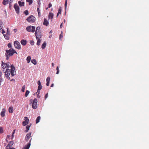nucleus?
I'll return each instance as SVG.
<instances>
[{"instance_id":"obj_42","label":"nucleus","mask_w":149,"mask_h":149,"mask_svg":"<svg viewBox=\"0 0 149 149\" xmlns=\"http://www.w3.org/2000/svg\"><path fill=\"white\" fill-rule=\"evenodd\" d=\"M48 95V93H47L45 95V99H46Z\"/></svg>"},{"instance_id":"obj_33","label":"nucleus","mask_w":149,"mask_h":149,"mask_svg":"<svg viewBox=\"0 0 149 149\" xmlns=\"http://www.w3.org/2000/svg\"><path fill=\"white\" fill-rule=\"evenodd\" d=\"M3 132V128L1 127H0V134H2Z\"/></svg>"},{"instance_id":"obj_43","label":"nucleus","mask_w":149,"mask_h":149,"mask_svg":"<svg viewBox=\"0 0 149 149\" xmlns=\"http://www.w3.org/2000/svg\"><path fill=\"white\" fill-rule=\"evenodd\" d=\"M8 47L9 48H10L11 47V45L10 43H9L8 45Z\"/></svg>"},{"instance_id":"obj_48","label":"nucleus","mask_w":149,"mask_h":149,"mask_svg":"<svg viewBox=\"0 0 149 149\" xmlns=\"http://www.w3.org/2000/svg\"><path fill=\"white\" fill-rule=\"evenodd\" d=\"M1 32H2V33L4 34L3 33H5V31H4L3 29Z\"/></svg>"},{"instance_id":"obj_35","label":"nucleus","mask_w":149,"mask_h":149,"mask_svg":"<svg viewBox=\"0 0 149 149\" xmlns=\"http://www.w3.org/2000/svg\"><path fill=\"white\" fill-rule=\"evenodd\" d=\"M26 1L29 2V4L30 5L32 4V0H26Z\"/></svg>"},{"instance_id":"obj_40","label":"nucleus","mask_w":149,"mask_h":149,"mask_svg":"<svg viewBox=\"0 0 149 149\" xmlns=\"http://www.w3.org/2000/svg\"><path fill=\"white\" fill-rule=\"evenodd\" d=\"M34 42L33 40H31L30 41V44L32 45H34Z\"/></svg>"},{"instance_id":"obj_11","label":"nucleus","mask_w":149,"mask_h":149,"mask_svg":"<svg viewBox=\"0 0 149 149\" xmlns=\"http://www.w3.org/2000/svg\"><path fill=\"white\" fill-rule=\"evenodd\" d=\"M14 143V142L13 141H10L9 143L6 147V148L8 149V148H11L12 145Z\"/></svg>"},{"instance_id":"obj_45","label":"nucleus","mask_w":149,"mask_h":149,"mask_svg":"<svg viewBox=\"0 0 149 149\" xmlns=\"http://www.w3.org/2000/svg\"><path fill=\"white\" fill-rule=\"evenodd\" d=\"M49 8H50L52 6V4L51 3H49Z\"/></svg>"},{"instance_id":"obj_51","label":"nucleus","mask_w":149,"mask_h":149,"mask_svg":"<svg viewBox=\"0 0 149 149\" xmlns=\"http://www.w3.org/2000/svg\"><path fill=\"white\" fill-rule=\"evenodd\" d=\"M1 27H0V32H1L2 30L3 29L2 28H1Z\"/></svg>"},{"instance_id":"obj_55","label":"nucleus","mask_w":149,"mask_h":149,"mask_svg":"<svg viewBox=\"0 0 149 149\" xmlns=\"http://www.w3.org/2000/svg\"><path fill=\"white\" fill-rule=\"evenodd\" d=\"M3 24V22L1 21H0V25H2Z\"/></svg>"},{"instance_id":"obj_4","label":"nucleus","mask_w":149,"mask_h":149,"mask_svg":"<svg viewBox=\"0 0 149 149\" xmlns=\"http://www.w3.org/2000/svg\"><path fill=\"white\" fill-rule=\"evenodd\" d=\"M35 17L32 15H30L26 19L28 22L30 23H33L35 22Z\"/></svg>"},{"instance_id":"obj_5","label":"nucleus","mask_w":149,"mask_h":149,"mask_svg":"<svg viewBox=\"0 0 149 149\" xmlns=\"http://www.w3.org/2000/svg\"><path fill=\"white\" fill-rule=\"evenodd\" d=\"M26 30L28 32L33 33L35 31V27L33 26H29L26 28Z\"/></svg>"},{"instance_id":"obj_26","label":"nucleus","mask_w":149,"mask_h":149,"mask_svg":"<svg viewBox=\"0 0 149 149\" xmlns=\"http://www.w3.org/2000/svg\"><path fill=\"white\" fill-rule=\"evenodd\" d=\"M40 116H38L36 119V123L37 124L40 121Z\"/></svg>"},{"instance_id":"obj_30","label":"nucleus","mask_w":149,"mask_h":149,"mask_svg":"<svg viewBox=\"0 0 149 149\" xmlns=\"http://www.w3.org/2000/svg\"><path fill=\"white\" fill-rule=\"evenodd\" d=\"M7 32H6L7 35L10 36V33L9 30V29L8 28H7Z\"/></svg>"},{"instance_id":"obj_7","label":"nucleus","mask_w":149,"mask_h":149,"mask_svg":"<svg viewBox=\"0 0 149 149\" xmlns=\"http://www.w3.org/2000/svg\"><path fill=\"white\" fill-rule=\"evenodd\" d=\"M24 121L23 122L22 125L23 126H25L28 124L29 119L27 117H25L24 118Z\"/></svg>"},{"instance_id":"obj_17","label":"nucleus","mask_w":149,"mask_h":149,"mask_svg":"<svg viewBox=\"0 0 149 149\" xmlns=\"http://www.w3.org/2000/svg\"><path fill=\"white\" fill-rule=\"evenodd\" d=\"M31 143H28L22 149H29Z\"/></svg>"},{"instance_id":"obj_31","label":"nucleus","mask_w":149,"mask_h":149,"mask_svg":"<svg viewBox=\"0 0 149 149\" xmlns=\"http://www.w3.org/2000/svg\"><path fill=\"white\" fill-rule=\"evenodd\" d=\"M37 42L36 44L37 45H40V42L41 40L39 39L37 40Z\"/></svg>"},{"instance_id":"obj_27","label":"nucleus","mask_w":149,"mask_h":149,"mask_svg":"<svg viewBox=\"0 0 149 149\" xmlns=\"http://www.w3.org/2000/svg\"><path fill=\"white\" fill-rule=\"evenodd\" d=\"M63 36V33L62 32H61V33L60 35L59 39L60 40H61Z\"/></svg>"},{"instance_id":"obj_52","label":"nucleus","mask_w":149,"mask_h":149,"mask_svg":"<svg viewBox=\"0 0 149 149\" xmlns=\"http://www.w3.org/2000/svg\"><path fill=\"white\" fill-rule=\"evenodd\" d=\"M14 31L15 32H16L17 31V29H14Z\"/></svg>"},{"instance_id":"obj_8","label":"nucleus","mask_w":149,"mask_h":149,"mask_svg":"<svg viewBox=\"0 0 149 149\" xmlns=\"http://www.w3.org/2000/svg\"><path fill=\"white\" fill-rule=\"evenodd\" d=\"M14 8L15 9V11L17 14H19V7L17 3L15 4L14 5Z\"/></svg>"},{"instance_id":"obj_10","label":"nucleus","mask_w":149,"mask_h":149,"mask_svg":"<svg viewBox=\"0 0 149 149\" xmlns=\"http://www.w3.org/2000/svg\"><path fill=\"white\" fill-rule=\"evenodd\" d=\"M31 132H29L26 134L25 138V140L26 141H28L29 139L31 138Z\"/></svg>"},{"instance_id":"obj_61","label":"nucleus","mask_w":149,"mask_h":149,"mask_svg":"<svg viewBox=\"0 0 149 149\" xmlns=\"http://www.w3.org/2000/svg\"><path fill=\"white\" fill-rule=\"evenodd\" d=\"M15 130H14V131H13V134H14L15 133Z\"/></svg>"},{"instance_id":"obj_15","label":"nucleus","mask_w":149,"mask_h":149,"mask_svg":"<svg viewBox=\"0 0 149 149\" xmlns=\"http://www.w3.org/2000/svg\"><path fill=\"white\" fill-rule=\"evenodd\" d=\"M54 16V14L52 13H49L48 15V18L52 19Z\"/></svg>"},{"instance_id":"obj_6","label":"nucleus","mask_w":149,"mask_h":149,"mask_svg":"<svg viewBox=\"0 0 149 149\" xmlns=\"http://www.w3.org/2000/svg\"><path fill=\"white\" fill-rule=\"evenodd\" d=\"M14 45L15 47L16 48L18 49H20L21 48V46L19 42L18 41H15L14 42Z\"/></svg>"},{"instance_id":"obj_54","label":"nucleus","mask_w":149,"mask_h":149,"mask_svg":"<svg viewBox=\"0 0 149 149\" xmlns=\"http://www.w3.org/2000/svg\"><path fill=\"white\" fill-rule=\"evenodd\" d=\"M54 85V84H52L51 85L50 87H53V86Z\"/></svg>"},{"instance_id":"obj_24","label":"nucleus","mask_w":149,"mask_h":149,"mask_svg":"<svg viewBox=\"0 0 149 149\" xmlns=\"http://www.w3.org/2000/svg\"><path fill=\"white\" fill-rule=\"evenodd\" d=\"M18 4L19 6H24V2H21V1H19L18 2Z\"/></svg>"},{"instance_id":"obj_21","label":"nucleus","mask_w":149,"mask_h":149,"mask_svg":"<svg viewBox=\"0 0 149 149\" xmlns=\"http://www.w3.org/2000/svg\"><path fill=\"white\" fill-rule=\"evenodd\" d=\"M8 111L10 113H12L13 112V108L12 107H10L8 109Z\"/></svg>"},{"instance_id":"obj_47","label":"nucleus","mask_w":149,"mask_h":149,"mask_svg":"<svg viewBox=\"0 0 149 149\" xmlns=\"http://www.w3.org/2000/svg\"><path fill=\"white\" fill-rule=\"evenodd\" d=\"M49 82H47L46 85L47 86H48L49 85Z\"/></svg>"},{"instance_id":"obj_23","label":"nucleus","mask_w":149,"mask_h":149,"mask_svg":"<svg viewBox=\"0 0 149 149\" xmlns=\"http://www.w3.org/2000/svg\"><path fill=\"white\" fill-rule=\"evenodd\" d=\"M46 42H44V43H43V44H42V47H41L42 49H45V47L46 46Z\"/></svg>"},{"instance_id":"obj_20","label":"nucleus","mask_w":149,"mask_h":149,"mask_svg":"<svg viewBox=\"0 0 149 149\" xmlns=\"http://www.w3.org/2000/svg\"><path fill=\"white\" fill-rule=\"evenodd\" d=\"M49 24L48 22L47 21V19H45L44 20L43 24L47 26Z\"/></svg>"},{"instance_id":"obj_36","label":"nucleus","mask_w":149,"mask_h":149,"mask_svg":"<svg viewBox=\"0 0 149 149\" xmlns=\"http://www.w3.org/2000/svg\"><path fill=\"white\" fill-rule=\"evenodd\" d=\"M25 85H24L22 87L21 91L22 92H24V91L25 89Z\"/></svg>"},{"instance_id":"obj_46","label":"nucleus","mask_w":149,"mask_h":149,"mask_svg":"<svg viewBox=\"0 0 149 149\" xmlns=\"http://www.w3.org/2000/svg\"><path fill=\"white\" fill-rule=\"evenodd\" d=\"M38 16L39 17H40V15H41V14H40V12H38Z\"/></svg>"},{"instance_id":"obj_53","label":"nucleus","mask_w":149,"mask_h":149,"mask_svg":"<svg viewBox=\"0 0 149 149\" xmlns=\"http://www.w3.org/2000/svg\"><path fill=\"white\" fill-rule=\"evenodd\" d=\"M38 94L37 95V97L38 98H39L40 97V96L39 95V94H38Z\"/></svg>"},{"instance_id":"obj_32","label":"nucleus","mask_w":149,"mask_h":149,"mask_svg":"<svg viewBox=\"0 0 149 149\" xmlns=\"http://www.w3.org/2000/svg\"><path fill=\"white\" fill-rule=\"evenodd\" d=\"M30 127V126L27 125L26 126V130L25 131V132H27L29 130V127Z\"/></svg>"},{"instance_id":"obj_12","label":"nucleus","mask_w":149,"mask_h":149,"mask_svg":"<svg viewBox=\"0 0 149 149\" xmlns=\"http://www.w3.org/2000/svg\"><path fill=\"white\" fill-rule=\"evenodd\" d=\"M21 43L22 45L25 46L27 42L26 40L22 39L21 41Z\"/></svg>"},{"instance_id":"obj_39","label":"nucleus","mask_w":149,"mask_h":149,"mask_svg":"<svg viewBox=\"0 0 149 149\" xmlns=\"http://www.w3.org/2000/svg\"><path fill=\"white\" fill-rule=\"evenodd\" d=\"M24 13L26 15H28L29 12L27 10H26L25 11H24Z\"/></svg>"},{"instance_id":"obj_2","label":"nucleus","mask_w":149,"mask_h":149,"mask_svg":"<svg viewBox=\"0 0 149 149\" xmlns=\"http://www.w3.org/2000/svg\"><path fill=\"white\" fill-rule=\"evenodd\" d=\"M6 53L5 54L6 59L8 60L10 56H12L14 53L17 54L16 51L13 49L9 50H6Z\"/></svg>"},{"instance_id":"obj_44","label":"nucleus","mask_w":149,"mask_h":149,"mask_svg":"<svg viewBox=\"0 0 149 149\" xmlns=\"http://www.w3.org/2000/svg\"><path fill=\"white\" fill-rule=\"evenodd\" d=\"M37 83L38 86L41 85V84L40 81H38Z\"/></svg>"},{"instance_id":"obj_49","label":"nucleus","mask_w":149,"mask_h":149,"mask_svg":"<svg viewBox=\"0 0 149 149\" xmlns=\"http://www.w3.org/2000/svg\"><path fill=\"white\" fill-rule=\"evenodd\" d=\"M37 10L38 11V12H40V9L39 8H37Z\"/></svg>"},{"instance_id":"obj_58","label":"nucleus","mask_w":149,"mask_h":149,"mask_svg":"<svg viewBox=\"0 0 149 149\" xmlns=\"http://www.w3.org/2000/svg\"><path fill=\"white\" fill-rule=\"evenodd\" d=\"M52 66L53 67L54 65V63H52Z\"/></svg>"},{"instance_id":"obj_25","label":"nucleus","mask_w":149,"mask_h":149,"mask_svg":"<svg viewBox=\"0 0 149 149\" xmlns=\"http://www.w3.org/2000/svg\"><path fill=\"white\" fill-rule=\"evenodd\" d=\"M27 61V62L28 63H29L30 61H31V57L30 56H28L27 58H26V59Z\"/></svg>"},{"instance_id":"obj_59","label":"nucleus","mask_w":149,"mask_h":149,"mask_svg":"<svg viewBox=\"0 0 149 149\" xmlns=\"http://www.w3.org/2000/svg\"><path fill=\"white\" fill-rule=\"evenodd\" d=\"M31 140H32V138H31L30 140L29 141V143H31Z\"/></svg>"},{"instance_id":"obj_3","label":"nucleus","mask_w":149,"mask_h":149,"mask_svg":"<svg viewBox=\"0 0 149 149\" xmlns=\"http://www.w3.org/2000/svg\"><path fill=\"white\" fill-rule=\"evenodd\" d=\"M30 104H31L33 102L32 107L33 109H36L37 107L38 101L36 98H35L33 100L32 99H31L29 100Z\"/></svg>"},{"instance_id":"obj_62","label":"nucleus","mask_w":149,"mask_h":149,"mask_svg":"<svg viewBox=\"0 0 149 149\" xmlns=\"http://www.w3.org/2000/svg\"><path fill=\"white\" fill-rule=\"evenodd\" d=\"M13 137H14V135H13V134H12V138L11 139H12L13 138Z\"/></svg>"},{"instance_id":"obj_38","label":"nucleus","mask_w":149,"mask_h":149,"mask_svg":"<svg viewBox=\"0 0 149 149\" xmlns=\"http://www.w3.org/2000/svg\"><path fill=\"white\" fill-rule=\"evenodd\" d=\"M56 70H57L56 74H59V68H58V66L56 68Z\"/></svg>"},{"instance_id":"obj_13","label":"nucleus","mask_w":149,"mask_h":149,"mask_svg":"<svg viewBox=\"0 0 149 149\" xmlns=\"http://www.w3.org/2000/svg\"><path fill=\"white\" fill-rule=\"evenodd\" d=\"M6 110L3 109L1 113V115L2 117H4L5 115Z\"/></svg>"},{"instance_id":"obj_1","label":"nucleus","mask_w":149,"mask_h":149,"mask_svg":"<svg viewBox=\"0 0 149 149\" xmlns=\"http://www.w3.org/2000/svg\"><path fill=\"white\" fill-rule=\"evenodd\" d=\"M6 63L7 65V68L4 72L5 75L7 79L10 80V79L9 76L10 74L12 77L16 74V71H15V68L13 65H11L9 62Z\"/></svg>"},{"instance_id":"obj_41","label":"nucleus","mask_w":149,"mask_h":149,"mask_svg":"<svg viewBox=\"0 0 149 149\" xmlns=\"http://www.w3.org/2000/svg\"><path fill=\"white\" fill-rule=\"evenodd\" d=\"M67 6V0H65V8L66 9V7Z\"/></svg>"},{"instance_id":"obj_14","label":"nucleus","mask_w":149,"mask_h":149,"mask_svg":"<svg viewBox=\"0 0 149 149\" xmlns=\"http://www.w3.org/2000/svg\"><path fill=\"white\" fill-rule=\"evenodd\" d=\"M40 32L39 33H37V34H35V36H36V38L37 40L40 39L41 36L40 35Z\"/></svg>"},{"instance_id":"obj_60","label":"nucleus","mask_w":149,"mask_h":149,"mask_svg":"<svg viewBox=\"0 0 149 149\" xmlns=\"http://www.w3.org/2000/svg\"><path fill=\"white\" fill-rule=\"evenodd\" d=\"M15 130H14V131H13V134H14L15 133Z\"/></svg>"},{"instance_id":"obj_28","label":"nucleus","mask_w":149,"mask_h":149,"mask_svg":"<svg viewBox=\"0 0 149 149\" xmlns=\"http://www.w3.org/2000/svg\"><path fill=\"white\" fill-rule=\"evenodd\" d=\"M61 7H60L58 9V12L57 14V17H58V15L59 14H61Z\"/></svg>"},{"instance_id":"obj_19","label":"nucleus","mask_w":149,"mask_h":149,"mask_svg":"<svg viewBox=\"0 0 149 149\" xmlns=\"http://www.w3.org/2000/svg\"><path fill=\"white\" fill-rule=\"evenodd\" d=\"M3 35L4 36L5 38L7 40H9L10 38V36L8 35L3 34Z\"/></svg>"},{"instance_id":"obj_50","label":"nucleus","mask_w":149,"mask_h":149,"mask_svg":"<svg viewBox=\"0 0 149 149\" xmlns=\"http://www.w3.org/2000/svg\"><path fill=\"white\" fill-rule=\"evenodd\" d=\"M10 135H7L6 138H7L8 139V138H10Z\"/></svg>"},{"instance_id":"obj_56","label":"nucleus","mask_w":149,"mask_h":149,"mask_svg":"<svg viewBox=\"0 0 149 149\" xmlns=\"http://www.w3.org/2000/svg\"><path fill=\"white\" fill-rule=\"evenodd\" d=\"M1 75H2V72L0 71V77H1Z\"/></svg>"},{"instance_id":"obj_63","label":"nucleus","mask_w":149,"mask_h":149,"mask_svg":"<svg viewBox=\"0 0 149 149\" xmlns=\"http://www.w3.org/2000/svg\"><path fill=\"white\" fill-rule=\"evenodd\" d=\"M7 139H8L7 138H6V141L7 142H8V141L7 140Z\"/></svg>"},{"instance_id":"obj_22","label":"nucleus","mask_w":149,"mask_h":149,"mask_svg":"<svg viewBox=\"0 0 149 149\" xmlns=\"http://www.w3.org/2000/svg\"><path fill=\"white\" fill-rule=\"evenodd\" d=\"M42 86L41 85H39L38 88V91L37 93H38V94L40 93V91L42 88Z\"/></svg>"},{"instance_id":"obj_18","label":"nucleus","mask_w":149,"mask_h":149,"mask_svg":"<svg viewBox=\"0 0 149 149\" xmlns=\"http://www.w3.org/2000/svg\"><path fill=\"white\" fill-rule=\"evenodd\" d=\"M40 27L39 26H38L36 29L35 34H37V33H39L40 32Z\"/></svg>"},{"instance_id":"obj_37","label":"nucleus","mask_w":149,"mask_h":149,"mask_svg":"<svg viewBox=\"0 0 149 149\" xmlns=\"http://www.w3.org/2000/svg\"><path fill=\"white\" fill-rule=\"evenodd\" d=\"M50 77H47L46 79V81L47 82H49L50 81Z\"/></svg>"},{"instance_id":"obj_9","label":"nucleus","mask_w":149,"mask_h":149,"mask_svg":"<svg viewBox=\"0 0 149 149\" xmlns=\"http://www.w3.org/2000/svg\"><path fill=\"white\" fill-rule=\"evenodd\" d=\"M13 0H3V3L4 5H6L8 3L10 4L13 1Z\"/></svg>"},{"instance_id":"obj_29","label":"nucleus","mask_w":149,"mask_h":149,"mask_svg":"<svg viewBox=\"0 0 149 149\" xmlns=\"http://www.w3.org/2000/svg\"><path fill=\"white\" fill-rule=\"evenodd\" d=\"M31 62L33 63L34 65H36L37 64L36 60L35 59H32L31 61Z\"/></svg>"},{"instance_id":"obj_16","label":"nucleus","mask_w":149,"mask_h":149,"mask_svg":"<svg viewBox=\"0 0 149 149\" xmlns=\"http://www.w3.org/2000/svg\"><path fill=\"white\" fill-rule=\"evenodd\" d=\"M1 66L3 69H4L6 68H7V65L6 63H4L3 61L1 62Z\"/></svg>"},{"instance_id":"obj_34","label":"nucleus","mask_w":149,"mask_h":149,"mask_svg":"<svg viewBox=\"0 0 149 149\" xmlns=\"http://www.w3.org/2000/svg\"><path fill=\"white\" fill-rule=\"evenodd\" d=\"M29 92H30L29 91H28V90L26 91L25 94V96L26 97H27L28 96Z\"/></svg>"},{"instance_id":"obj_64","label":"nucleus","mask_w":149,"mask_h":149,"mask_svg":"<svg viewBox=\"0 0 149 149\" xmlns=\"http://www.w3.org/2000/svg\"><path fill=\"white\" fill-rule=\"evenodd\" d=\"M52 30H51V31H50V32L49 33H52Z\"/></svg>"},{"instance_id":"obj_57","label":"nucleus","mask_w":149,"mask_h":149,"mask_svg":"<svg viewBox=\"0 0 149 149\" xmlns=\"http://www.w3.org/2000/svg\"><path fill=\"white\" fill-rule=\"evenodd\" d=\"M62 24H63V23H62L60 25V27L61 28L62 27Z\"/></svg>"}]
</instances>
